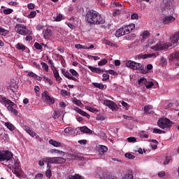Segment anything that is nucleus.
<instances>
[{
	"instance_id": "nucleus-5",
	"label": "nucleus",
	"mask_w": 179,
	"mask_h": 179,
	"mask_svg": "<svg viewBox=\"0 0 179 179\" xmlns=\"http://www.w3.org/2000/svg\"><path fill=\"white\" fill-rule=\"evenodd\" d=\"M169 47H171V43L160 42L157 43L155 45L152 46L151 48L152 50H154V51H163L164 50L169 49Z\"/></svg>"
},
{
	"instance_id": "nucleus-41",
	"label": "nucleus",
	"mask_w": 179,
	"mask_h": 179,
	"mask_svg": "<svg viewBox=\"0 0 179 179\" xmlns=\"http://www.w3.org/2000/svg\"><path fill=\"white\" fill-rule=\"evenodd\" d=\"M172 59H177V61H179V51L175 52L173 54L171 55Z\"/></svg>"
},
{
	"instance_id": "nucleus-48",
	"label": "nucleus",
	"mask_w": 179,
	"mask_h": 179,
	"mask_svg": "<svg viewBox=\"0 0 179 179\" xmlns=\"http://www.w3.org/2000/svg\"><path fill=\"white\" fill-rule=\"evenodd\" d=\"M13 12V10L12 8H7L3 10L4 15H10Z\"/></svg>"
},
{
	"instance_id": "nucleus-6",
	"label": "nucleus",
	"mask_w": 179,
	"mask_h": 179,
	"mask_svg": "<svg viewBox=\"0 0 179 179\" xmlns=\"http://www.w3.org/2000/svg\"><path fill=\"white\" fill-rule=\"evenodd\" d=\"M0 103H1V104H3L6 107V106H8L7 110L10 113H12V111L15 109L13 108L15 103L10 99H8L6 97H0Z\"/></svg>"
},
{
	"instance_id": "nucleus-10",
	"label": "nucleus",
	"mask_w": 179,
	"mask_h": 179,
	"mask_svg": "<svg viewBox=\"0 0 179 179\" xmlns=\"http://www.w3.org/2000/svg\"><path fill=\"white\" fill-rule=\"evenodd\" d=\"M62 73L67 79H69L70 80H74V82H78V79L72 76L70 72L66 71L65 69H62Z\"/></svg>"
},
{
	"instance_id": "nucleus-35",
	"label": "nucleus",
	"mask_w": 179,
	"mask_h": 179,
	"mask_svg": "<svg viewBox=\"0 0 179 179\" xmlns=\"http://www.w3.org/2000/svg\"><path fill=\"white\" fill-rule=\"evenodd\" d=\"M108 150V148L106 145H99V152L101 153H106Z\"/></svg>"
},
{
	"instance_id": "nucleus-9",
	"label": "nucleus",
	"mask_w": 179,
	"mask_h": 179,
	"mask_svg": "<svg viewBox=\"0 0 179 179\" xmlns=\"http://www.w3.org/2000/svg\"><path fill=\"white\" fill-rule=\"evenodd\" d=\"M66 162V159L61 157H50V164H62Z\"/></svg>"
},
{
	"instance_id": "nucleus-50",
	"label": "nucleus",
	"mask_w": 179,
	"mask_h": 179,
	"mask_svg": "<svg viewBox=\"0 0 179 179\" xmlns=\"http://www.w3.org/2000/svg\"><path fill=\"white\" fill-rule=\"evenodd\" d=\"M87 110L88 111H90L91 113H99V110H98L97 109H96V108H92V107H90V106H88V107L87 108Z\"/></svg>"
},
{
	"instance_id": "nucleus-22",
	"label": "nucleus",
	"mask_w": 179,
	"mask_h": 179,
	"mask_svg": "<svg viewBox=\"0 0 179 179\" xmlns=\"http://www.w3.org/2000/svg\"><path fill=\"white\" fill-rule=\"evenodd\" d=\"M50 145H52V146H55V148H61L62 143L60 142H58L57 141H54L53 139H50L49 141Z\"/></svg>"
},
{
	"instance_id": "nucleus-14",
	"label": "nucleus",
	"mask_w": 179,
	"mask_h": 179,
	"mask_svg": "<svg viewBox=\"0 0 179 179\" xmlns=\"http://www.w3.org/2000/svg\"><path fill=\"white\" fill-rule=\"evenodd\" d=\"M176 20V17H174L173 16H166L164 19H163V23L164 24H169V23H172V22H174Z\"/></svg>"
},
{
	"instance_id": "nucleus-55",
	"label": "nucleus",
	"mask_w": 179,
	"mask_h": 179,
	"mask_svg": "<svg viewBox=\"0 0 179 179\" xmlns=\"http://www.w3.org/2000/svg\"><path fill=\"white\" fill-rule=\"evenodd\" d=\"M166 176V172L162 171H159L158 173V177L159 178H163V177H165Z\"/></svg>"
},
{
	"instance_id": "nucleus-3",
	"label": "nucleus",
	"mask_w": 179,
	"mask_h": 179,
	"mask_svg": "<svg viewBox=\"0 0 179 179\" xmlns=\"http://www.w3.org/2000/svg\"><path fill=\"white\" fill-rule=\"evenodd\" d=\"M157 125L162 129H170L173 125V122L169 118H161L158 120Z\"/></svg>"
},
{
	"instance_id": "nucleus-39",
	"label": "nucleus",
	"mask_w": 179,
	"mask_h": 179,
	"mask_svg": "<svg viewBox=\"0 0 179 179\" xmlns=\"http://www.w3.org/2000/svg\"><path fill=\"white\" fill-rule=\"evenodd\" d=\"M152 132H153V134H166V131L161 130L160 129H157V128H155L153 129Z\"/></svg>"
},
{
	"instance_id": "nucleus-25",
	"label": "nucleus",
	"mask_w": 179,
	"mask_h": 179,
	"mask_svg": "<svg viewBox=\"0 0 179 179\" xmlns=\"http://www.w3.org/2000/svg\"><path fill=\"white\" fill-rule=\"evenodd\" d=\"M149 36H150V32L149 31H144L141 34V41H145L146 38H148Z\"/></svg>"
},
{
	"instance_id": "nucleus-37",
	"label": "nucleus",
	"mask_w": 179,
	"mask_h": 179,
	"mask_svg": "<svg viewBox=\"0 0 179 179\" xmlns=\"http://www.w3.org/2000/svg\"><path fill=\"white\" fill-rule=\"evenodd\" d=\"M69 72L70 73H71V75H73V76H75L76 78H79V73H77V71L75 69H71L69 70Z\"/></svg>"
},
{
	"instance_id": "nucleus-24",
	"label": "nucleus",
	"mask_w": 179,
	"mask_h": 179,
	"mask_svg": "<svg viewBox=\"0 0 179 179\" xmlns=\"http://www.w3.org/2000/svg\"><path fill=\"white\" fill-rule=\"evenodd\" d=\"M13 169H14L15 171L20 169V162H19V159H14Z\"/></svg>"
},
{
	"instance_id": "nucleus-2",
	"label": "nucleus",
	"mask_w": 179,
	"mask_h": 179,
	"mask_svg": "<svg viewBox=\"0 0 179 179\" xmlns=\"http://www.w3.org/2000/svg\"><path fill=\"white\" fill-rule=\"evenodd\" d=\"M126 66L127 68H130V69H134V71H140L141 73H146L145 66L141 63H138L132 60H129L126 62Z\"/></svg>"
},
{
	"instance_id": "nucleus-17",
	"label": "nucleus",
	"mask_w": 179,
	"mask_h": 179,
	"mask_svg": "<svg viewBox=\"0 0 179 179\" xmlns=\"http://www.w3.org/2000/svg\"><path fill=\"white\" fill-rule=\"evenodd\" d=\"M103 44H106V45H110V47H115V48H118V45L117 43H113V42L106 39H102Z\"/></svg>"
},
{
	"instance_id": "nucleus-12",
	"label": "nucleus",
	"mask_w": 179,
	"mask_h": 179,
	"mask_svg": "<svg viewBox=\"0 0 179 179\" xmlns=\"http://www.w3.org/2000/svg\"><path fill=\"white\" fill-rule=\"evenodd\" d=\"M138 59H146L147 58H156V53L152 54H140L137 56Z\"/></svg>"
},
{
	"instance_id": "nucleus-30",
	"label": "nucleus",
	"mask_w": 179,
	"mask_h": 179,
	"mask_svg": "<svg viewBox=\"0 0 179 179\" xmlns=\"http://www.w3.org/2000/svg\"><path fill=\"white\" fill-rule=\"evenodd\" d=\"M5 127H6L9 131H15V126L10 122H6Z\"/></svg>"
},
{
	"instance_id": "nucleus-44",
	"label": "nucleus",
	"mask_w": 179,
	"mask_h": 179,
	"mask_svg": "<svg viewBox=\"0 0 179 179\" xmlns=\"http://www.w3.org/2000/svg\"><path fill=\"white\" fill-rule=\"evenodd\" d=\"M152 106L148 105L144 107V111L146 114H149V111L152 110Z\"/></svg>"
},
{
	"instance_id": "nucleus-21",
	"label": "nucleus",
	"mask_w": 179,
	"mask_h": 179,
	"mask_svg": "<svg viewBox=\"0 0 179 179\" xmlns=\"http://www.w3.org/2000/svg\"><path fill=\"white\" fill-rule=\"evenodd\" d=\"M125 34H127L124 27L117 29L115 33L116 37H121L122 36H125Z\"/></svg>"
},
{
	"instance_id": "nucleus-8",
	"label": "nucleus",
	"mask_w": 179,
	"mask_h": 179,
	"mask_svg": "<svg viewBox=\"0 0 179 179\" xmlns=\"http://www.w3.org/2000/svg\"><path fill=\"white\" fill-rule=\"evenodd\" d=\"M42 97L43 101L47 103L48 104H54L55 103V100L53 99L51 96H50V93L47 91H44V92L42 94Z\"/></svg>"
},
{
	"instance_id": "nucleus-61",
	"label": "nucleus",
	"mask_w": 179,
	"mask_h": 179,
	"mask_svg": "<svg viewBox=\"0 0 179 179\" xmlns=\"http://www.w3.org/2000/svg\"><path fill=\"white\" fill-rule=\"evenodd\" d=\"M35 6H36V5H34V3H28V5H27L28 9H31V10L34 9Z\"/></svg>"
},
{
	"instance_id": "nucleus-64",
	"label": "nucleus",
	"mask_w": 179,
	"mask_h": 179,
	"mask_svg": "<svg viewBox=\"0 0 179 179\" xmlns=\"http://www.w3.org/2000/svg\"><path fill=\"white\" fill-rule=\"evenodd\" d=\"M28 134H29V135H30V136H32V138H34V136H36V135H37V134H36V132L33 131V130H31Z\"/></svg>"
},
{
	"instance_id": "nucleus-42",
	"label": "nucleus",
	"mask_w": 179,
	"mask_h": 179,
	"mask_svg": "<svg viewBox=\"0 0 179 179\" xmlns=\"http://www.w3.org/2000/svg\"><path fill=\"white\" fill-rule=\"evenodd\" d=\"M147 82H148V80L145 78H141L138 80V85H145V83Z\"/></svg>"
},
{
	"instance_id": "nucleus-52",
	"label": "nucleus",
	"mask_w": 179,
	"mask_h": 179,
	"mask_svg": "<svg viewBox=\"0 0 179 179\" xmlns=\"http://www.w3.org/2000/svg\"><path fill=\"white\" fill-rule=\"evenodd\" d=\"M124 32L126 33V34H129L131 33V31H132L131 30V28H129V27L128 25L124 27Z\"/></svg>"
},
{
	"instance_id": "nucleus-51",
	"label": "nucleus",
	"mask_w": 179,
	"mask_h": 179,
	"mask_svg": "<svg viewBox=\"0 0 179 179\" xmlns=\"http://www.w3.org/2000/svg\"><path fill=\"white\" fill-rule=\"evenodd\" d=\"M171 161V157L166 156L165 158V161L164 162V164H169V163H170Z\"/></svg>"
},
{
	"instance_id": "nucleus-28",
	"label": "nucleus",
	"mask_w": 179,
	"mask_h": 179,
	"mask_svg": "<svg viewBox=\"0 0 179 179\" xmlns=\"http://www.w3.org/2000/svg\"><path fill=\"white\" fill-rule=\"evenodd\" d=\"M103 179H117V177L113 176V174L110 173H103Z\"/></svg>"
},
{
	"instance_id": "nucleus-26",
	"label": "nucleus",
	"mask_w": 179,
	"mask_h": 179,
	"mask_svg": "<svg viewBox=\"0 0 179 179\" xmlns=\"http://www.w3.org/2000/svg\"><path fill=\"white\" fill-rule=\"evenodd\" d=\"M65 134H67V135H73L75 134V129L72 127H66L64 129Z\"/></svg>"
},
{
	"instance_id": "nucleus-49",
	"label": "nucleus",
	"mask_w": 179,
	"mask_h": 179,
	"mask_svg": "<svg viewBox=\"0 0 179 179\" xmlns=\"http://www.w3.org/2000/svg\"><path fill=\"white\" fill-rule=\"evenodd\" d=\"M60 93H61L62 96H63V97H66V96H69V93L68 92V91H66L65 90H62L60 91Z\"/></svg>"
},
{
	"instance_id": "nucleus-63",
	"label": "nucleus",
	"mask_w": 179,
	"mask_h": 179,
	"mask_svg": "<svg viewBox=\"0 0 179 179\" xmlns=\"http://www.w3.org/2000/svg\"><path fill=\"white\" fill-rule=\"evenodd\" d=\"M43 173H38L36 175L35 178L34 179H43Z\"/></svg>"
},
{
	"instance_id": "nucleus-4",
	"label": "nucleus",
	"mask_w": 179,
	"mask_h": 179,
	"mask_svg": "<svg viewBox=\"0 0 179 179\" xmlns=\"http://www.w3.org/2000/svg\"><path fill=\"white\" fill-rule=\"evenodd\" d=\"M15 29L17 30V33H18V34H21V36H27V34H32L33 33L30 29H27L24 24H17Z\"/></svg>"
},
{
	"instance_id": "nucleus-32",
	"label": "nucleus",
	"mask_w": 179,
	"mask_h": 179,
	"mask_svg": "<svg viewBox=\"0 0 179 179\" xmlns=\"http://www.w3.org/2000/svg\"><path fill=\"white\" fill-rule=\"evenodd\" d=\"M92 85L94 87H97L98 89H101V90L104 89V85L101 83H93Z\"/></svg>"
},
{
	"instance_id": "nucleus-47",
	"label": "nucleus",
	"mask_w": 179,
	"mask_h": 179,
	"mask_svg": "<svg viewBox=\"0 0 179 179\" xmlns=\"http://www.w3.org/2000/svg\"><path fill=\"white\" fill-rule=\"evenodd\" d=\"M160 61H161L160 65H162V66H164V65H166L167 61L164 57H161Z\"/></svg>"
},
{
	"instance_id": "nucleus-20",
	"label": "nucleus",
	"mask_w": 179,
	"mask_h": 179,
	"mask_svg": "<svg viewBox=\"0 0 179 179\" xmlns=\"http://www.w3.org/2000/svg\"><path fill=\"white\" fill-rule=\"evenodd\" d=\"M53 71V75L55 78L56 79L57 82H59V83H61V80H62V78L59 76V73L57 71V69L55 68V69H52Z\"/></svg>"
},
{
	"instance_id": "nucleus-54",
	"label": "nucleus",
	"mask_w": 179,
	"mask_h": 179,
	"mask_svg": "<svg viewBox=\"0 0 179 179\" xmlns=\"http://www.w3.org/2000/svg\"><path fill=\"white\" fill-rule=\"evenodd\" d=\"M106 73H110V75H113V76H117V75H118V73L114 71V70L106 71Z\"/></svg>"
},
{
	"instance_id": "nucleus-38",
	"label": "nucleus",
	"mask_w": 179,
	"mask_h": 179,
	"mask_svg": "<svg viewBox=\"0 0 179 179\" xmlns=\"http://www.w3.org/2000/svg\"><path fill=\"white\" fill-rule=\"evenodd\" d=\"M122 179H134V175L132 173H126L122 176Z\"/></svg>"
},
{
	"instance_id": "nucleus-53",
	"label": "nucleus",
	"mask_w": 179,
	"mask_h": 179,
	"mask_svg": "<svg viewBox=\"0 0 179 179\" xmlns=\"http://www.w3.org/2000/svg\"><path fill=\"white\" fill-rule=\"evenodd\" d=\"M103 82H106V80H108V79H110V76L107 73H103Z\"/></svg>"
},
{
	"instance_id": "nucleus-59",
	"label": "nucleus",
	"mask_w": 179,
	"mask_h": 179,
	"mask_svg": "<svg viewBox=\"0 0 179 179\" xmlns=\"http://www.w3.org/2000/svg\"><path fill=\"white\" fill-rule=\"evenodd\" d=\"M131 19H132V20H138V19H139V15H138V14H136V13H133L131 15Z\"/></svg>"
},
{
	"instance_id": "nucleus-15",
	"label": "nucleus",
	"mask_w": 179,
	"mask_h": 179,
	"mask_svg": "<svg viewBox=\"0 0 179 179\" xmlns=\"http://www.w3.org/2000/svg\"><path fill=\"white\" fill-rule=\"evenodd\" d=\"M88 69L94 73H103L104 72V69H101L97 67H93L92 66H88Z\"/></svg>"
},
{
	"instance_id": "nucleus-45",
	"label": "nucleus",
	"mask_w": 179,
	"mask_h": 179,
	"mask_svg": "<svg viewBox=\"0 0 179 179\" xmlns=\"http://www.w3.org/2000/svg\"><path fill=\"white\" fill-rule=\"evenodd\" d=\"M107 62H108L107 59H103L98 63V65L99 66H103V65H106Z\"/></svg>"
},
{
	"instance_id": "nucleus-36",
	"label": "nucleus",
	"mask_w": 179,
	"mask_h": 179,
	"mask_svg": "<svg viewBox=\"0 0 179 179\" xmlns=\"http://www.w3.org/2000/svg\"><path fill=\"white\" fill-rule=\"evenodd\" d=\"M41 65L43 69V71H45V72H48L49 71V67H48V64H47V63L45 62H41Z\"/></svg>"
},
{
	"instance_id": "nucleus-34",
	"label": "nucleus",
	"mask_w": 179,
	"mask_h": 179,
	"mask_svg": "<svg viewBox=\"0 0 179 179\" xmlns=\"http://www.w3.org/2000/svg\"><path fill=\"white\" fill-rule=\"evenodd\" d=\"M66 179H83L82 178V176L78 175V174H76L74 176H72V175H70Z\"/></svg>"
},
{
	"instance_id": "nucleus-56",
	"label": "nucleus",
	"mask_w": 179,
	"mask_h": 179,
	"mask_svg": "<svg viewBox=\"0 0 179 179\" xmlns=\"http://www.w3.org/2000/svg\"><path fill=\"white\" fill-rule=\"evenodd\" d=\"M34 47L36 48V50H43V46H41V45L37 42L34 43Z\"/></svg>"
},
{
	"instance_id": "nucleus-57",
	"label": "nucleus",
	"mask_w": 179,
	"mask_h": 179,
	"mask_svg": "<svg viewBox=\"0 0 179 179\" xmlns=\"http://www.w3.org/2000/svg\"><path fill=\"white\" fill-rule=\"evenodd\" d=\"M127 141H128V142H129V143H135V142H136V138H135V137H129V138H127Z\"/></svg>"
},
{
	"instance_id": "nucleus-33",
	"label": "nucleus",
	"mask_w": 179,
	"mask_h": 179,
	"mask_svg": "<svg viewBox=\"0 0 179 179\" xmlns=\"http://www.w3.org/2000/svg\"><path fill=\"white\" fill-rule=\"evenodd\" d=\"M73 103L74 104H76V106H78V107H83V103H82V101H80V100H79V99H74L73 100Z\"/></svg>"
},
{
	"instance_id": "nucleus-23",
	"label": "nucleus",
	"mask_w": 179,
	"mask_h": 179,
	"mask_svg": "<svg viewBox=\"0 0 179 179\" xmlns=\"http://www.w3.org/2000/svg\"><path fill=\"white\" fill-rule=\"evenodd\" d=\"M43 36H44V38H46V39L50 38V37H51V36H52V31H51V29H47L43 32Z\"/></svg>"
},
{
	"instance_id": "nucleus-43",
	"label": "nucleus",
	"mask_w": 179,
	"mask_h": 179,
	"mask_svg": "<svg viewBox=\"0 0 179 179\" xmlns=\"http://www.w3.org/2000/svg\"><path fill=\"white\" fill-rule=\"evenodd\" d=\"M0 34L1 36H6L8 34V31L2 28V27H0Z\"/></svg>"
},
{
	"instance_id": "nucleus-11",
	"label": "nucleus",
	"mask_w": 179,
	"mask_h": 179,
	"mask_svg": "<svg viewBox=\"0 0 179 179\" xmlns=\"http://www.w3.org/2000/svg\"><path fill=\"white\" fill-rule=\"evenodd\" d=\"M45 163L47 164V166L48 164H51V157H46L42 158L41 160H39L38 165L41 167H43V166H44Z\"/></svg>"
},
{
	"instance_id": "nucleus-7",
	"label": "nucleus",
	"mask_w": 179,
	"mask_h": 179,
	"mask_svg": "<svg viewBox=\"0 0 179 179\" xmlns=\"http://www.w3.org/2000/svg\"><path fill=\"white\" fill-rule=\"evenodd\" d=\"M13 158V154L10 151H0V162H9Z\"/></svg>"
},
{
	"instance_id": "nucleus-13",
	"label": "nucleus",
	"mask_w": 179,
	"mask_h": 179,
	"mask_svg": "<svg viewBox=\"0 0 179 179\" xmlns=\"http://www.w3.org/2000/svg\"><path fill=\"white\" fill-rule=\"evenodd\" d=\"M104 104L105 106H107V107H109L110 108H111L112 111H114V110H115V108L117 107V105H115V103L110 100L104 101Z\"/></svg>"
},
{
	"instance_id": "nucleus-40",
	"label": "nucleus",
	"mask_w": 179,
	"mask_h": 179,
	"mask_svg": "<svg viewBox=\"0 0 179 179\" xmlns=\"http://www.w3.org/2000/svg\"><path fill=\"white\" fill-rule=\"evenodd\" d=\"M125 157H127V159H129L130 160H134V159H135V155L129 153V152H127L124 155Z\"/></svg>"
},
{
	"instance_id": "nucleus-16",
	"label": "nucleus",
	"mask_w": 179,
	"mask_h": 179,
	"mask_svg": "<svg viewBox=\"0 0 179 179\" xmlns=\"http://www.w3.org/2000/svg\"><path fill=\"white\" fill-rule=\"evenodd\" d=\"M75 111H77L78 113V114H80V115H83V117H87V118H88V120H90V115H89L87 113L85 112L82 109L76 107V108H75Z\"/></svg>"
},
{
	"instance_id": "nucleus-1",
	"label": "nucleus",
	"mask_w": 179,
	"mask_h": 179,
	"mask_svg": "<svg viewBox=\"0 0 179 179\" xmlns=\"http://www.w3.org/2000/svg\"><path fill=\"white\" fill-rule=\"evenodd\" d=\"M85 20L90 24H104L106 20L101 17L99 12L94 10H89L85 15Z\"/></svg>"
},
{
	"instance_id": "nucleus-31",
	"label": "nucleus",
	"mask_w": 179,
	"mask_h": 179,
	"mask_svg": "<svg viewBox=\"0 0 179 179\" xmlns=\"http://www.w3.org/2000/svg\"><path fill=\"white\" fill-rule=\"evenodd\" d=\"M15 48H17V50H21L22 51H24V50H26V47L24 46V45L18 43L16 45H15Z\"/></svg>"
},
{
	"instance_id": "nucleus-46",
	"label": "nucleus",
	"mask_w": 179,
	"mask_h": 179,
	"mask_svg": "<svg viewBox=\"0 0 179 179\" xmlns=\"http://www.w3.org/2000/svg\"><path fill=\"white\" fill-rule=\"evenodd\" d=\"M36 15H37V13L36 11H31L29 15H28V18L29 19H33V17H36Z\"/></svg>"
},
{
	"instance_id": "nucleus-60",
	"label": "nucleus",
	"mask_w": 179,
	"mask_h": 179,
	"mask_svg": "<svg viewBox=\"0 0 179 179\" xmlns=\"http://www.w3.org/2000/svg\"><path fill=\"white\" fill-rule=\"evenodd\" d=\"M53 118H59V111H54Z\"/></svg>"
},
{
	"instance_id": "nucleus-18",
	"label": "nucleus",
	"mask_w": 179,
	"mask_h": 179,
	"mask_svg": "<svg viewBox=\"0 0 179 179\" xmlns=\"http://www.w3.org/2000/svg\"><path fill=\"white\" fill-rule=\"evenodd\" d=\"M178 40H179V31L177 33H175L171 38V41L172 44L177 45V43H178Z\"/></svg>"
},
{
	"instance_id": "nucleus-29",
	"label": "nucleus",
	"mask_w": 179,
	"mask_h": 179,
	"mask_svg": "<svg viewBox=\"0 0 179 179\" xmlns=\"http://www.w3.org/2000/svg\"><path fill=\"white\" fill-rule=\"evenodd\" d=\"M80 130L81 131V132H83L84 134H92V130L86 126L81 127L80 128Z\"/></svg>"
},
{
	"instance_id": "nucleus-58",
	"label": "nucleus",
	"mask_w": 179,
	"mask_h": 179,
	"mask_svg": "<svg viewBox=\"0 0 179 179\" xmlns=\"http://www.w3.org/2000/svg\"><path fill=\"white\" fill-rule=\"evenodd\" d=\"M155 86V83L150 81L148 85H145L146 89H150V87H153Z\"/></svg>"
},
{
	"instance_id": "nucleus-19",
	"label": "nucleus",
	"mask_w": 179,
	"mask_h": 179,
	"mask_svg": "<svg viewBox=\"0 0 179 179\" xmlns=\"http://www.w3.org/2000/svg\"><path fill=\"white\" fill-rule=\"evenodd\" d=\"M52 168H51V164H48L47 165V169H46V172H45V176L46 177H48V178H51L52 176Z\"/></svg>"
},
{
	"instance_id": "nucleus-62",
	"label": "nucleus",
	"mask_w": 179,
	"mask_h": 179,
	"mask_svg": "<svg viewBox=\"0 0 179 179\" xmlns=\"http://www.w3.org/2000/svg\"><path fill=\"white\" fill-rule=\"evenodd\" d=\"M44 80H46V82L49 83V85H52V81L51 79L48 78L47 76H43Z\"/></svg>"
},
{
	"instance_id": "nucleus-27",
	"label": "nucleus",
	"mask_w": 179,
	"mask_h": 179,
	"mask_svg": "<svg viewBox=\"0 0 179 179\" xmlns=\"http://www.w3.org/2000/svg\"><path fill=\"white\" fill-rule=\"evenodd\" d=\"M53 18L55 19V22H61V20H64V16L62 14L57 13L54 15Z\"/></svg>"
}]
</instances>
